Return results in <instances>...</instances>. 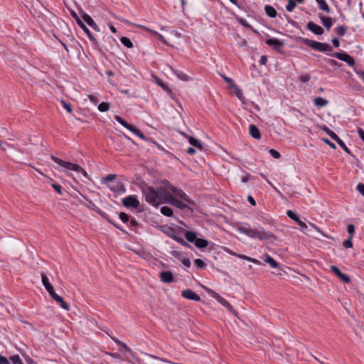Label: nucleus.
<instances>
[{
  "mask_svg": "<svg viewBox=\"0 0 364 364\" xmlns=\"http://www.w3.org/2000/svg\"><path fill=\"white\" fill-rule=\"evenodd\" d=\"M301 41L312 49L326 53L330 56L335 57L346 62L349 66H353L355 63L354 58L346 53H333V48L326 43H321L308 38H302Z\"/></svg>",
  "mask_w": 364,
  "mask_h": 364,
  "instance_id": "f257e3e1",
  "label": "nucleus"
},
{
  "mask_svg": "<svg viewBox=\"0 0 364 364\" xmlns=\"http://www.w3.org/2000/svg\"><path fill=\"white\" fill-rule=\"evenodd\" d=\"M164 201L179 208L184 209L188 207L187 203L191 204L192 201L186 194V193L180 188L172 185L168 186V189L163 192Z\"/></svg>",
  "mask_w": 364,
  "mask_h": 364,
  "instance_id": "f03ea898",
  "label": "nucleus"
},
{
  "mask_svg": "<svg viewBox=\"0 0 364 364\" xmlns=\"http://www.w3.org/2000/svg\"><path fill=\"white\" fill-rule=\"evenodd\" d=\"M237 230L251 238H257L260 240H272L276 238L274 234L265 231L263 228H253L247 223L238 225Z\"/></svg>",
  "mask_w": 364,
  "mask_h": 364,
  "instance_id": "7ed1b4c3",
  "label": "nucleus"
},
{
  "mask_svg": "<svg viewBox=\"0 0 364 364\" xmlns=\"http://www.w3.org/2000/svg\"><path fill=\"white\" fill-rule=\"evenodd\" d=\"M170 183L168 181L164 183V186L161 187L159 191H156L151 187L144 189L143 194L145 197L146 201L153 206H157L164 201V196L163 192L168 189Z\"/></svg>",
  "mask_w": 364,
  "mask_h": 364,
  "instance_id": "20e7f679",
  "label": "nucleus"
},
{
  "mask_svg": "<svg viewBox=\"0 0 364 364\" xmlns=\"http://www.w3.org/2000/svg\"><path fill=\"white\" fill-rule=\"evenodd\" d=\"M117 178L115 174H109L102 179V183L106 184L113 193L121 195L126 192V188L123 182L114 181Z\"/></svg>",
  "mask_w": 364,
  "mask_h": 364,
  "instance_id": "39448f33",
  "label": "nucleus"
},
{
  "mask_svg": "<svg viewBox=\"0 0 364 364\" xmlns=\"http://www.w3.org/2000/svg\"><path fill=\"white\" fill-rule=\"evenodd\" d=\"M186 240L190 242H194L198 248H205L208 246V242L203 238H197L196 233L192 231H187L185 233Z\"/></svg>",
  "mask_w": 364,
  "mask_h": 364,
  "instance_id": "423d86ee",
  "label": "nucleus"
},
{
  "mask_svg": "<svg viewBox=\"0 0 364 364\" xmlns=\"http://www.w3.org/2000/svg\"><path fill=\"white\" fill-rule=\"evenodd\" d=\"M51 159L55 162L56 164H59L63 168H65L68 170L74 171L75 172L77 171V170H80V166L78 164H73L70 162L65 161L59 158H58L55 156L52 155L50 156Z\"/></svg>",
  "mask_w": 364,
  "mask_h": 364,
  "instance_id": "0eeeda50",
  "label": "nucleus"
},
{
  "mask_svg": "<svg viewBox=\"0 0 364 364\" xmlns=\"http://www.w3.org/2000/svg\"><path fill=\"white\" fill-rule=\"evenodd\" d=\"M209 294L214 299H215L220 304H221L223 306H225L230 311H233V307L232 305L226 301L224 298L220 296L217 292L213 290H208Z\"/></svg>",
  "mask_w": 364,
  "mask_h": 364,
  "instance_id": "6e6552de",
  "label": "nucleus"
},
{
  "mask_svg": "<svg viewBox=\"0 0 364 364\" xmlns=\"http://www.w3.org/2000/svg\"><path fill=\"white\" fill-rule=\"evenodd\" d=\"M123 205L127 208H136L139 205V202L134 196H129L122 199Z\"/></svg>",
  "mask_w": 364,
  "mask_h": 364,
  "instance_id": "1a4fd4ad",
  "label": "nucleus"
},
{
  "mask_svg": "<svg viewBox=\"0 0 364 364\" xmlns=\"http://www.w3.org/2000/svg\"><path fill=\"white\" fill-rule=\"evenodd\" d=\"M266 43L277 51H279L284 46L283 43L277 38H269L266 40Z\"/></svg>",
  "mask_w": 364,
  "mask_h": 364,
  "instance_id": "9d476101",
  "label": "nucleus"
},
{
  "mask_svg": "<svg viewBox=\"0 0 364 364\" xmlns=\"http://www.w3.org/2000/svg\"><path fill=\"white\" fill-rule=\"evenodd\" d=\"M181 296L184 297L185 299H189V300H193L196 301H199L200 300V297L199 295L196 294L193 291H192L190 289L183 290L181 292Z\"/></svg>",
  "mask_w": 364,
  "mask_h": 364,
  "instance_id": "9b49d317",
  "label": "nucleus"
},
{
  "mask_svg": "<svg viewBox=\"0 0 364 364\" xmlns=\"http://www.w3.org/2000/svg\"><path fill=\"white\" fill-rule=\"evenodd\" d=\"M331 270L333 272L342 282L349 283L350 279L349 277L343 273L336 266H331Z\"/></svg>",
  "mask_w": 364,
  "mask_h": 364,
  "instance_id": "f8f14e48",
  "label": "nucleus"
},
{
  "mask_svg": "<svg viewBox=\"0 0 364 364\" xmlns=\"http://www.w3.org/2000/svg\"><path fill=\"white\" fill-rule=\"evenodd\" d=\"M41 279H42V283H43L44 287L48 291L50 296H52L53 294H55V291L54 290V287L49 282L48 278L47 277V276L45 274H42Z\"/></svg>",
  "mask_w": 364,
  "mask_h": 364,
  "instance_id": "ddd939ff",
  "label": "nucleus"
},
{
  "mask_svg": "<svg viewBox=\"0 0 364 364\" xmlns=\"http://www.w3.org/2000/svg\"><path fill=\"white\" fill-rule=\"evenodd\" d=\"M306 28L310 31H311L312 33H314V34H316V35H321L324 32L323 28L321 26L314 23L312 21H310L307 23Z\"/></svg>",
  "mask_w": 364,
  "mask_h": 364,
  "instance_id": "4468645a",
  "label": "nucleus"
},
{
  "mask_svg": "<svg viewBox=\"0 0 364 364\" xmlns=\"http://www.w3.org/2000/svg\"><path fill=\"white\" fill-rule=\"evenodd\" d=\"M77 22L80 28L84 31V32L87 35L89 39L93 43L94 45L97 44V41L94 38L90 31L87 28V26L79 19L77 18Z\"/></svg>",
  "mask_w": 364,
  "mask_h": 364,
  "instance_id": "2eb2a0df",
  "label": "nucleus"
},
{
  "mask_svg": "<svg viewBox=\"0 0 364 364\" xmlns=\"http://www.w3.org/2000/svg\"><path fill=\"white\" fill-rule=\"evenodd\" d=\"M226 251H227V252H228L231 255L236 256V257H239L240 259L247 260V261L251 262H252L254 264H261L259 260H257V259L252 258V257H248V256L245 255L237 254V253H235L233 251L230 250H227Z\"/></svg>",
  "mask_w": 364,
  "mask_h": 364,
  "instance_id": "dca6fc26",
  "label": "nucleus"
},
{
  "mask_svg": "<svg viewBox=\"0 0 364 364\" xmlns=\"http://www.w3.org/2000/svg\"><path fill=\"white\" fill-rule=\"evenodd\" d=\"M160 279L164 283H171L173 281V276L171 272H161L159 274Z\"/></svg>",
  "mask_w": 364,
  "mask_h": 364,
  "instance_id": "f3484780",
  "label": "nucleus"
},
{
  "mask_svg": "<svg viewBox=\"0 0 364 364\" xmlns=\"http://www.w3.org/2000/svg\"><path fill=\"white\" fill-rule=\"evenodd\" d=\"M52 299H54L58 304L60 305V306L67 311L70 310V306L63 300V298L59 295H58L56 293L53 294L52 296Z\"/></svg>",
  "mask_w": 364,
  "mask_h": 364,
  "instance_id": "a211bd4d",
  "label": "nucleus"
},
{
  "mask_svg": "<svg viewBox=\"0 0 364 364\" xmlns=\"http://www.w3.org/2000/svg\"><path fill=\"white\" fill-rule=\"evenodd\" d=\"M223 79L228 83V89H236L237 90V92L239 95H241V90L240 87L235 83L234 80L228 77L225 75H221Z\"/></svg>",
  "mask_w": 364,
  "mask_h": 364,
  "instance_id": "6ab92c4d",
  "label": "nucleus"
},
{
  "mask_svg": "<svg viewBox=\"0 0 364 364\" xmlns=\"http://www.w3.org/2000/svg\"><path fill=\"white\" fill-rule=\"evenodd\" d=\"M82 19L93 29H95L97 31H100V28L95 23L94 20L87 14H84L82 16Z\"/></svg>",
  "mask_w": 364,
  "mask_h": 364,
  "instance_id": "aec40b11",
  "label": "nucleus"
},
{
  "mask_svg": "<svg viewBox=\"0 0 364 364\" xmlns=\"http://www.w3.org/2000/svg\"><path fill=\"white\" fill-rule=\"evenodd\" d=\"M136 27H139V28H141L151 33H153L154 34L155 36H156L158 37V38L163 43H164L165 44H167L168 45V42L166 41V40L164 38V36L159 33L158 32L155 31H153L151 29H150L148 27H146L144 26H141V25H136Z\"/></svg>",
  "mask_w": 364,
  "mask_h": 364,
  "instance_id": "412c9836",
  "label": "nucleus"
},
{
  "mask_svg": "<svg viewBox=\"0 0 364 364\" xmlns=\"http://www.w3.org/2000/svg\"><path fill=\"white\" fill-rule=\"evenodd\" d=\"M263 260L269 264L272 268H277L279 267V264L276 262L270 255L268 254L263 255L262 257Z\"/></svg>",
  "mask_w": 364,
  "mask_h": 364,
  "instance_id": "4be33fe9",
  "label": "nucleus"
},
{
  "mask_svg": "<svg viewBox=\"0 0 364 364\" xmlns=\"http://www.w3.org/2000/svg\"><path fill=\"white\" fill-rule=\"evenodd\" d=\"M264 11H265L266 14L269 18H275L277 16V11L272 6H269V5L265 6H264Z\"/></svg>",
  "mask_w": 364,
  "mask_h": 364,
  "instance_id": "5701e85b",
  "label": "nucleus"
},
{
  "mask_svg": "<svg viewBox=\"0 0 364 364\" xmlns=\"http://www.w3.org/2000/svg\"><path fill=\"white\" fill-rule=\"evenodd\" d=\"M250 134L255 139H259L261 137L259 129L254 124L250 126Z\"/></svg>",
  "mask_w": 364,
  "mask_h": 364,
  "instance_id": "b1692460",
  "label": "nucleus"
},
{
  "mask_svg": "<svg viewBox=\"0 0 364 364\" xmlns=\"http://www.w3.org/2000/svg\"><path fill=\"white\" fill-rule=\"evenodd\" d=\"M319 9L327 14L330 13V7L325 0H316Z\"/></svg>",
  "mask_w": 364,
  "mask_h": 364,
  "instance_id": "393cba45",
  "label": "nucleus"
},
{
  "mask_svg": "<svg viewBox=\"0 0 364 364\" xmlns=\"http://www.w3.org/2000/svg\"><path fill=\"white\" fill-rule=\"evenodd\" d=\"M320 19L323 23V25L326 28L327 30H330L333 25L332 19L330 17L327 16H321Z\"/></svg>",
  "mask_w": 364,
  "mask_h": 364,
  "instance_id": "a878e982",
  "label": "nucleus"
},
{
  "mask_svg": "<svg viewBox=\"0 0 364 364\" xmlns=\"http://www.w3.org/2000/svg\"><path fill=\"white\" fill-rule=\"evenodd\" d=\"M328 104V101L321 97H318L314 99V105L316 107H325Z\"/></svg>",
  "mask_w": 364,
  "mask_h": 364,
  "instance_id": "bb28decb",
  "label": "nucleus"
},
{
  "mask_svg": "<svg viewBox=\"0 0 364 364\" xmlns=\"http://www.w3.org/2000/svg\"><path fill=\"white\" fill-rule=\"evenodd\" d=\"M188 141L192 146L196 147L199 150H203V145L199 140L195 139L193 136H188Z\"/></svg>",
  "mask_w": 364,
  "mask_h": 364,
  "instance_id": "cd10ccee",
  "label": "nucleus"
},
{
  "mask_svg": "<svg viewBox=\"0 0 364 364\" xmlns=\"http://www.w3.org/2000/svg\"><path fill=\"white\" fill-rule=\"evenodd\" d=\"M174 74L183 81H188L191 79L188 75L180 70H174Z\"/></svg>",
  "mask_w": 364,
  "mask_h": 364,
  "instance_id": "c85d7f7f",
  "label": "nucleus"
},
{
  "mask_svg": "<svg viewBox=\"0 0 364 364\" xmlns=\"http://www.w3.org/2000/svg\"><path fill=\"white\" fill-rule=\"evenodd\" d=\"M171 237L172 239H173L175 241H176L178 243H179L180 245H181L184 247H191L190 245L181 237H178L176 235H173L171 236Z\"/></svg>",
  "mask_w": 364,
  "mask_h": 364,
  "instance_id": "c756f323",
  "label": "nucleus"
},
{
  "mask_svg": "<svg viewBox=\"0 0 364 364\" xmlns=\"http://www.w3.org/2000/svg\"><path fill=\"white\" fill-rule=\"evenodd\" d=\"M120 41L127 48H132L134 46L132 42L127 37H124V36L120 38Z\"/></svg>",
  "mask_w": 364,
  "mask_h": 364,
  "instance_id": "7c9ffc66",
  "label": "nucleus"
},
{
  "mask_svg": "<svg viewBox=\"0 0 364 364\" xmlns=\"http://www.w3.org/2000/svg\"><path fill=\"white\" fill-rule=\"evenodd\" d=\"M161 213L167 217H171L173 215V210L171 208L168 206H163L161 208Z\"/></svg>",
  "mask_w": 364,
  "mask_h": 364,
  "instance_id": "2f4dec72",
  "label": "nucleus"
},
{
  "mask_svg": "<svg viewBox=\"0 0 364 364\" xmlns=\"http://www.w3.org/2000/svg\"><path fill=\"white\" fill-rule=\"evenodd\" d=\"M337 143L343 149V151L346 153H347L348 154H349L352 156H354V155L352 154L350 150L346 146V144L344 143V141L342 139H340L339 141H338Z\"/></svg>",
  "mask_w": 364,
  "mask_h": 364,
  "instance_id": "473e14b6",
  "label": "nucleus"
},
{
  "mask_svg": "<svg viewBox=\"0 0 364 364\" xmlns=\"http://www.w3.org/2000/svg\"><path fill=\"white\" fill-rule=\"evenodd\" d=\"M296 4L294 0H288V4L286 6V9L289 12H291L296 7Z\"/></svg>",
  "mask_w": 364,
  "mask_h": 364,
  "instance_id": "72a5a7b5",
  "label": "nucleus"
},
{
  "mask_svg": "<svg viewBox=\"0 0 364 364\" xmlns=\"http://www.w3.org/2000/svg\"><path fill=\"white\" fill-rule=\"evenodd\" d=\"M109 109V105L107 102H102L98 105V109L100 112H107Z\"/></svg>",
  "mask_w": 364,
  "mask_h": 364,
  "instance_id": "f704fd0d",
  "label": "nucleus"
},
{
  "mask_svg": "<svg viewBox=\"0 0 364 364\" xmlns=\"http://www.w3.org/2000/svg\"><path fill=\"white\" fill-rule=\"evenodd\" d=\"M287 214L288 217L296 223L300 220L297 215L291 210H287Z\"/></svg>",
  "mask_w": 364,
  "mask_h": 364,
  "instance_id": "c9c22d12",
  "label": "nucleus"
},
{
  "mask_svg": "<svg viewBox=\"0 0 364 364\" xmlns=\"http://www.w3.org/2000/svg\"><path fill=\"white\" fill-rule=\"evenodd\" d=\"M336 33L340 36H343L346 34V28L344 26H338L336 28Z\"/></svg>",
  "mask_w": 364,
  "mask_h": 364,
  "instance_id": "e433bc0d",
  "label": "nucleus"
},
{
  "mask_svg": "<svg viewBox=\"0 0 364 364\" xmlns=\"http://www.w3.org/2000/svg\"><path fill=\"white\" fill-rule=\"evenodd\" d=\"M10 360L13 364H23V362L18 355L10 357Z\"/></svg>",
  "mask_w": 364,
  "mask_h": 364,
  "instance_id": "4c0bfd02",
  "label": "nucleus"
},
{
  "mask_svg": "<svg viewBox=\"0 0 364 364\" xmlns=\"http://www.w3.org/2000/svg\"><path fill=\"white\" fill-rule=\"evenodd\" d=\"M114 119L117 122H118L120 124H122L124 127L127 128L129 126V123L124 120L122 117L118 115L114 116Z\"/></svg>",
  "mask_w": 364,
  "mask_h": 364,
  "instance_id": "58836bf2",
  "label": "nucleus"
},
{
  "mask_svg": "<svg viewBox=\"0 0 364 364\" xmlns=\"http://www.w3.org/2000/svg\"><path fill=\"white\" fill-rule=\"evenodd\" d=\"M119 217L120 220L124 223H127L129 220V215L124 212L120 213Z\"/></svg>",
  "mask_w": 364,
  "mask_h": 364,
  "instance_id": "ea45409f",
  "label": "nucleus"
},
{
  "mask_svg": "<svg viewBox=\"0 0 364 364\" xmlns=\"http://www.w3.org/2000/svg\"><path fill=\"white\" fill-rule=\"evenodd\" d=\"M343 245L345 248H351L353 247L352 238L349 237L348 239L343 242Z\"/></svg>",
  "mask_w": 364,
  "mask_h": 364,
  "instance_id": "a19ab883",
  "label": "nucleus"
},
{
  "mask_svg": "<svg viewBox=\"0 0 364 364\" xmlns=\"http://www.w3.org/2000/svg\"><path fill=\"white\" fill-rule=\"evenodd\" d=\"M347 231H348V234L350 235L349 237H350V238H353L354 232H355L354 225L352 224L348 225L347 227Z\"/></svg>",
  "mask_w": 364,
  "mask_h": 364,
  "instance_id": "79ce46f5",
  "label": "nucleus"
},
{
  "mask_svg": "<svg viewBox=\"0 0 364 364\" xmlns=\"http://www.w3.org/2000/svg\"><path fill=\"white\" fill-rule=\"evenodd\" d=\"M102 217H104V218H105V219H106L109 223H112V225H113L116 228H117V229L120 230L121 231H124V230H122V228L119 225H118L117 224H115L114 223H113V222L110 220V218H108V216L107 215V214L103 213V214H102Z\"/></svg>",
  "mask_w": 364,
  "mask_h": 364,
  "instance_id": "37998d69",
  "label": "nucleus"
},
{
  "mask_svg": "<svg viewBox=\"0 0 364 364\" xmlns=\"http://www.w3.org/2000/svg\"><path fill=\"white\" fill-rule=\"evenodd\" d=\"M194 263H195V264H196L198 267H199V268H200V269H203V268H205V263H204V262H203L202 259H196L194 261Z\"/></svg>",
  "mask_w": 364,
  "mask_h": 364,
  "instance_id": "c03bdc74",
  "label": "nucleus"
},
{
  "mask_svg": "<svg viewBox=\"0 0 364 364\" xmlns=\"http://www.w3.org/2000/svg\"><path fill=\"white\" fill-rule=\"evenodd\" d=\"M230 90L237 97V98L240 101H242V102L244 101L245 97H244V96L242 95V91H241V95H239L238 92H237V90L236 89H230Z\"/></svg>",
  "mask_w": 364,
  "mask_h": 364,
  "instance_id": "a18cd8bd",
  "label": "nucleus"
},
{
  "mask_svg": "<svg viewBox=\"0 0 364 364\" xmlns=\"http://www.w3.org/2000/svg\"><path fill=\"white\" fill-rule=\"evenodd\" d=\"M311 76L309 74L302 75L300 76L299 80L302 82H307L309 81Z\"/></svg>",
  "mask_w": 364,
  "mask_h": 364,
  "instance_id": "49530a36",
  "label": "nucleus"
},
{
  "mask_svg": "<svg viewBox=\"0 0 364 364\" xmlns=\"http://www.w3.org/2000/svg\"><path fill=\"white\" fill-rule=\"evenodd\" d=\"M269 154H271V156H272L275 159H279L280 158V154L276 151L275 149H271L269 150Z\"/></svg>",
  "mask_w": 364,
  "mask_h": 364,
  "instance_id": "de8ad7c7",
  "label": "nucleus"
},
{
  "mask_svg": "<svg viewBox=\"0 0 364 364\" xmlns=\"http://www.w3.org/2000/svg\"><path fill=\"white\" fill-rule=\"evenodd\" d=\"M324 143H326V144H328L330 147H331L332 149H336V146L335 145V144H333V142H331L329 139H326V138H323L322 139Z\"/></svg>",
  "mask_w": 364,
  "mask_h": 364,
  "instance_id": "09e8293b",
  "label": "nucleus"
},
{
  "mask_svg": "<svg viewBox=\"0 0 364 364\" xmlns=\"http://www.w3.org/2000/svg\"><path fill=\"white\" fill-rule=\"evenodd\" d=\"M137 135L140 139L145 140V141H151L150 139L147 138L139 129V131L135 134Z\"/></svg>",
  "mask_w": 364,
  "mask_h": 364,
  "instance_id": "8fccbe9b",
  "label": "nucleus"
},
{
  "mask_svg": "<svg viewBox=\"0 0 364 364\" xmlns=\"http://www.w3.org/2000/svg\"><path fill=\"white\" fill-rule=\"evenodd\" d=\"M52 187L60 194L62 195V187L59 184L53 183Z\"/></svg>",
  "mask_w": 364,
  "mask_h": 364,
  "instance_id": "3c124183",
  "label": "nucleus"
},
{
  "mask_svg": "<svg viewBox=\"0 0 364 364\" xmlns=\"http://www.w3.org/2000/svg\"><path fill=\"white\" fill-rule=\"evenodd\" d=\"M61 103L63 105V107L68 112H72V108H71V106L66 103L64 100H62L61 101Z\"/></svg>",
  "mask_w": 364,
  "mask_h": 364,
  "instance_id": "603ef678",
  "label": "nucleus"
},
{
  "mask_svg": "<svg viewBox=\"0 0 364 364\" xmlns=\"http://www.w3.org/2000/svg\"><path fill=\"white\" fill-rule=\"evenodd\" d=\"M113 340H114V341L116 343H117V344H118V345H119L120 346L123 347L124 348H125V349H127V350H129V348L127 347V346L124 343H123V342L120 341L119 340H118V339H117V338H113Z\"/></svg>",
  "mask_w": 364,
  "mask_h": 364,
  "instance_id": "864d4df0",
  "label": "nucleus"
},
{
  "mask_svg": "<svg viewBox=\"0 0 364 364\" xmlns=\"http://www.w3.org/2000/svg\"><path fill=\"white\" fill-rule=\"evenodd\" d=\"M181 262L186 267H190V266H191V261L188 258L182 259Z\"/></svg>",
  "mask_w": 364,
  "mask_h": 364,
  "instance_id": "5fc2aeb1",
  "label": "nucleus"
},
{
  "mask_svg": "<svg viewBox=\"0 0 364 364\" xmlns=\"http://www.w3.org/2000/svg\"><path fill=\"white\" fill-rule=\"evenodd\" d=\"M357 190L364 196V184L359 183L357 186Z\"/></svg>",
  "mask_w": 364,
  "mask_h": 364,
  "instance_id": "6e6d98bb",
  "label": "nucleus"
},
{
  "mask_svg": "<svg viewBox=\"0 0 364 364\" xmlns=\"http://www.w3.org/2000/svg\"><path fill=\"white\" fill-rule=\"evenodd\" d=\"M77 172H79V173H81L86 178H90V176L88 175V173H87V171L80 166V170H77Z\"/></svg>",
  "mask_w": 364,
  "mask_h": 364,
  "instance_id": "4d7b16f0",
  "label": "nucleus"
},
{
  "mask_svg": "<svg viewBox=\"0 0 364 364\" xmlns=\"http://www.w3.org/2000/svg\"><path fill=\"white\" fill-rule=\"evenodd\" d=\"M267 63V58L266 55H262L259 60L260 65H265Z\"/></svg>",
  "mask_w": 364,
  "mask_h": 364,
  "instance_id": "13d9d810",
  "label": "nucleus"
},
{
  "mask_svg": "<svg viewBox=\"0 0 364 364\" xmlns=\"http://www.w3.org/2000/svg\"><path fill=\"white\" fill-rule=\"evenodd\" d=\"M127 129H129L130 132H132L134 134H136L139 131V129L136 127H135L129 124L128 127H127Z\"/></svg>",
  "mask_w": 364,
  "mask_h": 364,
  "instance_id": "bf43d9fd",
  "label": "nucleus"
},
{
  "mask_svg": "<svg viewBox=\"0 0 364 364\" xmlns=\"http://www.w3.org/2000/svg\"><path fill=\"white\" fill-rule=\"evenodd\" d=\"M0 364H9V362L6 357L0 355Z\"/></svg>",
  "mask_w": 364,
  "mask_h": 364,
  "instance_id": "052dcab7",
  "label": "nucleus"
},
{
  "mask_svg": "<svg viewBox=\"0 0 364 364\" xmlns=\"http://www.w3.org/2000/svg\"><path fill=\"white\" fill-rule=\"evenodd\" d=\"M88 98L95 105L98 102L97 98L94 95H88Z\"/></svg>",
  "mask_w": 364,
  "mask_h": 364,
  "instance_id": "680f3d73",
  "label": "nucleus"
},
{
  "mask_svg": "<svg viewBox=\"0 0 364 364\" xmlns=\"http://www.w3.org/2000/svg\"><path fill=\"white\" fill-rule=\"evenodd\" d=\"M297 224L301 227L302 230H306L308 228L306 224L304 222L301 221V220H299V221L297 222Z\"/></svg>",
  "mask_w": 364,
  "mask_h": 364,
  "instance_id": "e2e57ef3",
  "label": "nucleus"
},
{
  "mask_svg": "<svg viewBox=\"0 0 364 364\" xmlns=\"http://www.w3.org/2000/svg\"><path fill=\"white\" fill-rule=\"evenodd\" d=\"M329 136L336 142L341 139L334 132H333Z\"/></svg>",
  "mask_w": 364,
  "mask_h": 364,
  "instance_id": "0e129e2a",
  "label": "nucleus"
},
{
  "mask_svg": "<svg viewBox=\"0 0 364 364\" xmlns=\"http://www.w3.org/2000/svg\"><path fill=\"white\" fill-rule=\"evenodd\" d=\"M332 43L336 48H338L340 46L339 40L336 38L332 39Z\"/></svg>",
  "mask_w": 364,
  "mask_h": 364,
  "instance_id": "69168bd1",
  "label": "nucleus"
},
{
  "mask_svg": "<svg viewBox=\"0 0 364 364\" xmlns=\"http://www.w3.org/2000/svg\"><path fill=\"white\" fill-rule=\"evenodd\" d=\"M358 133L360 139L364 141V131L361 128H358Z\"/></svg>",
  "mask_w": 364,
  "mask_h": 364,
  "instance_id": "338daca9",
  "label": "nucleus"
},
{
  "mask_svg": "<svg viewBox=\"0 0 364 364\" xmlns=\"http://www.w3.org/2000/svg\"><path fill=\"white\" fill-rule=\"evenodd\" d=\"M356 73L358 77L364 82V71H357Z\"/></svg>",
  "mask_w": 364,
  "mask_h": 364,
  "instance_id": "774afa93",
  "label": "nucleus"
}]
</instances>
